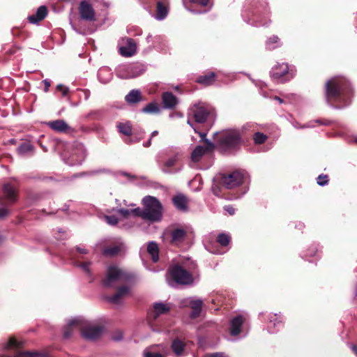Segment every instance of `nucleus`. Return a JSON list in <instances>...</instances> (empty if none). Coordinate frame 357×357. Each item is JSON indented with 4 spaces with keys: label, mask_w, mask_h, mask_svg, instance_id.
I'll use <instances>...</instances> for the list:
<instances>
[{
    "label": "nucleus",
    "mask_w": 357,
    "mask_h": 357,
    "mask_svg": "<svg viewBox=\"0 0 357 357\" xmlns=\"http://www.w3.org/2000/svg\"><path fill=\"white\" fill-rule=\"evenodd\" d=\"M324 95L328 104L335 108H341L351 103L354 91L347 78L333 77L325 83Z\"/></svg>",
    "instance_id": "obj_1"
},
{
    "label": "nucleus",
    "mask_w": 357,
    "mask_h": 357,
    "mask_svg": "<svg viewBox=\"0 0 357 357\" xmlns=\"http://www.w3.org/2000/svg\"><path fill=\"white\" fill-rule=\"evenodd\" d=\"M196 264L189 259L172 263L167 269L169 278L181 285H189L193 283L192 271Z\"/></svg>",
    "instance_id": "obj_2"
},
{
    "label": "nucleus",
    "mask_w": 357,
    "mask_h": 357,
    "mask_svg": "<svg viewBox=\"0 0 357 357\" xmlns=\"http://www.w3.org/2000/svg\"><path fill=\"white\" fill-rule=\"evenodd\" d=\"M215 135L218 145L225 151H236L243 143L242 133L237 129L225 130Z\"/></svg>",
    "instance_id": "obj_3"
},
{
    "label": "nucleus",
    "mask_w": 357,
    "mask_h": 357,
    "mask_svg": "<svg viewBox=\"0 0 357 357\" xmlns=\"http://www.w3.org/2000/svg\"><path fill=\"white\" fill-rule=\"evenodd\" d=\"M136 276L134 273L121 269L116 266H110L107 268V276L102 280V284L105 287H111L116 281L134 282Z\"/></svg>",
    "instance_id": "obj_4"
},
{
    "label": "nucleus",
    "mask_w": 357,
    "mask_h": 357,
    "mask_svg": "<svg viewBox=\"0 0 357 357\" xmlns=\"http://www.w3.org/2000/svg\"><path fill=\"white\" fill-rule=\"evenodd\" d=\"M244 181V175L239 171L230 173H220L215 178L214 182L217 188L234 189L241 185Z\"/></svg>",
    "instance_id": "obj_5"
},
{
    "label": "nucleus",
    "mask_w": 357,
    "mask_h": 357,
    "mask_svg": "<svg viewBox=\"0 0 357 357\" xmlns=\"http://www.w3.org/2000/svg\"><path fill=\"white\" fill-rule=\"evenodd\" d=\"M145 220L152 222L159 221L162 218V206L158 199L146 197L144 199Z\"/></svg>",
    "instance_id": "obj_6"
},
{
    "label": "nucleus",
    "mask_w": 357,
    "mask_h": 357,
    "mask_svg": "<svg viewBox=\"0 0 357 357\" xmlns=\"http://www.w3.org/2000/svg\"><path fill=\"white\" fill-rule=\"evenodd\" d=\"M189 116H192V118L196 123H205L210 114V109L203 102H199L192 105L188 109Z\"/></svg>",
    "instance_id": "obj_7"
},
{
    "label": "nucleus",
    "mask_w": 357,
    "mask_h": 357,
    "mask_svg": "<svg viewBox=\"0 0 357 357\" xmlns=\"http://www.w3.org/2000/svg\"><path fill=\"white\" fill-rule=\"evenodd\" d=\"M205 146H197L191 153V159L193 162H199L202 157L208 153H211L215 149V145L208 139H204Z\"/></svg>",
    "instance_id": "obj_8"
},
{
    "label": "nucleus",
    "mask_w": 357,
    "mask_h": 357,
    "mask_svg": "<svg viewBox=\"0 0 357 357\" xmlns=\"http://www.w3.org/2000/svg\"><path fill=\"white\" fill-rule=\"evenodd\" d=\"M79 14L82 20L86 21H95V10L91 3L86 1L79 3Z\"/></svg>",
    "instance_id": "obj_9"
},
{
    "label": "nucleus",
    "mask_w": 357,
    "mask_h": 357,
    "mask_svg": "<svg viewBox=\"0 0 357 357\" xmlns=\"http://www.w3.org/2000/svg\"><path fill=\"white\" fill-rule=\"evenodd\" d=\"M289 73V66L287 63H282L275 65L271 71V76L275 80H281L284 82L289 79H284Z\"/></svg>",
    "instance_id": "obj_10"
},
{
    "label": "nucleus",
    "mask_w": 357,
    "mask_h": 357,
    "mask_svg": "<svg viewBox=\"0 0 357 357\" xmlns=\"http://www.w3.org/2000/svg\"><path fill=\"white\" fill-rule=\"evenodd\" d=\"M162 105L164 109L174 110L178 104V98L169 91L163 92L161 95Z\"/></svg>",
    "instance_id": "obj_11"
},
{
    "label": "nucleus",
    "mask_w": 357,
    "mask_h": 357,
    "mask_svg": "<svg viewBox=\"0 0 357 357\" xmlns=\"http://www.w3.org/2000/svg\"><path fill=\"white\" fill-rule=\"evenodd\" d=\"M3 198L8 202V204H13L18 200V190L10 184L5 183L2 188Z\"/></svg>",
    "instance_id": "obj_12"
},
{
    "label": "nucleus",
    "mask_w": 357,
    "mask_h": 357,
    "mask_svg": "<svg viewBox=\"0 0 357 357\" xmlns=\"http://www.w3.org/2000/svg\"><path fill=\"white\" fill-rule=\"evenodd\" d=\"M167 234H169L170 236V244L179 245L184 241L187 236V231L181 228H174L169 229Z\"/></svg>",
    "instance_id": "obj_13"
},
{
    "label": "nucleus",
    "mask_w": 357,
    "mask_h": 357,
    "mask_svg": "<svg viewBox=\"0 0 357 357\" xmlns=\"http://www.w3.org/2000/svg\"><path fill=\"white\" fill-rule=\"evenodd\" d=\"M82 335L88 340H95L99 337L102 332V326H84L83 322L80 327Z\"/></svg>",
    "instance_id": "obj_14"
},
{
    "label": "nucleus",
    "mask_w": 357,
    "mask_h": 357,
    "mask_svg": "<svg viewBox=\"0 0 357 357\" xmlns=\"http://www.w3.org/2000/svg\"><path fill=\"white\" fill-rule=\"evenodd\" d=\"M47 125L52 130L58 132L67 133L70 130V127L68 126V124L62 119L49 121L47 123Z\"/></svg>",
    "instance_id": "obj_15"
},
{
    "label": "nucleus",
    "mask_w": 357,
    "mask_h": 357,
    "mask_svg": "<svg viewBox=\"0 0 357 357\" xmlns=\"http://www.w3.org/2000/svg\"><path fill=\"white\" fill-rule=\"evenodd\" d=\"M127 43L126 46L119 47V53L123 56H132L134 55L137 50V45L132 38H127Z\"/></svg>",
    "instance_id": "obj_16"
},
{
    "label": "nucleus",
    "mask_w": 357,
    "mask_h": 357,
    "mask_svg": "<svg viewBox=\"0 0 357 357\" xmlns=\"http://www.w3.org/2000/svg\"><path fill=\"white\" fill-rule=\"evenodd\" d=\"M244 321L245 319L242 315H238L231 320L230 333L232 336H236L241 333Z\"/></svg>",
    "instance_id": "obj_17"
},
{
    "label": "nucleus",
    "mask_w": 357,
    "mask_h": 357,
    "mask_svg": "<svg viewBox=\"0 0 357 357\" xmlns=\"http://www.w3.org/2000/svg\"><path fill=\"white\" fill-rule=\"evenodd\" d=\"M217 75L213 72H207L204 75H199L196 79V82L204 86H210L214 84Z\"/></svg>",
    "instance_id": "obj_18"
},
{
    "label": "nucleus",
    "mask_w": 357,
    "mask_h": 357,
    "mask_svg": "<svg viewBox=\"0 0 357 357\" xmlns=\"http://www.w3.org/2000/svg\"><path fill=\"white\" fill-rule=\"evenodd\" d=\"M48 13V9L45 6H41L38 9L35 14L29 16L28 20L31 23L36 24L38 22L43 20Z\"/></svg>",
    "instance_id": "obj_19"
},
{
    "label": "nucleus",
    "mask_w": 357,
    "mask_h": 357,
    "mask_svg": "<svg viewBox=\"0 0 357 357\" xmlns=\"http://www.w3.org/2000/svg\"><path fill=\"white\" fill-rule=\"evenodd\" d=\"M168 0H158L156 5V18L158 20L165 19L168 14Z\"/></svg>",
    "instance_id": "obj_20"
},
{
    "label": "nucleus",
    "mask_w": 357,
    "mask_h": 357,
    "mask_svg": "<svg viewBox=\"0 0 357 357\" xmlns=\"http://www.w3.org/2000/svg\"><path fill=\"white\" fill-rule=\"evenodd\" d=\"M82 320L81 319H75L69 321L67 326L63 328V337L68 339L71 337L73 329L76 327H81Z\"/></svg>",
    "instance_id": "obj_21"
},
{
    "label": "nucleus",
    "mask_w": 357,
    "mask_h": 357,
    "mask_svg": "<svg viewBox=\"0 0 357 357\" xmlns=\"http://www.w3.org/2000/svg\"><path fill=\"white\" fill-rule=\"evenodd\" d=\"M174 205L181 211H188V199L183 195H178L172 198Z\"/></svg>",
    "instance_id": "obj_22"
},
{
    "label": "nucleus",
    "mask_w": 357,
    "mask_h": 357,
    "mask_svg": "<svg viewBox=\"0 0 357 357\" xmlns=\"http://www.w3.org/2000/svg\"><path fill=\"white\" fill-rule=\"evenodd\" d=\"M125 100L128 104H136L141 102L143 98L139 90L132 89L126 96Z\"/></svg>",
    "instance_id": "obj_23"
},
{
    "label": "nucleus",
    "mask_w": 357,
    "mask_h": 357,
    "mask_svg": "<svg viewBox=\"0 0 357 357\" xmlns=\"http://www.w3.org/2000/svg\"><path fill=\"white\" fill-rule=\"evenodd\" d=\"M123 248V245L121 243L106 247L102 250V255L109 257H116L122 251Z\"/></svg>",
    "instance_id": "obj_24"
},
{
    "label": "nucleus",
    "mask_w": 357,
    "mask_h": 357,
    "mask_svg": "<svg viewBox=\"0 0 357 357\" xmlns=\"http://www.w3.org/2000/svg\"><path fill=\"white\" fill-rule=\"evenodd\" d=\"M192 312L190 314V318L196 319L199 317L202 309L203 302L201 300L192 301L190 303Z\"/></svg>",
    "instance_id": "obj_25"
},
{
    "label": "nucleus",
    "mask_w": 357,
    "mask_h": 357,
    "mask_svg": "<svg viewBox=\"0 0 357 357\" xmlns=\"http://www.w3.org/2000/svg\"><path fill=\"white\" fill-rule=\"evenodd\" d=\"M129 289L126 286H121L117 289L116 294L112 296L109 301L114 304L119 303L120 299L128 293Z\"/></svg>",
    "instance_id": "obj_26"
},
{
    "label": "nucleus",
    "mask_w": 357,
    "mask_h": 357,
    "mask_svg": "<svg viewBox=\"0 0 357 357\" xmlns=\"http://www.w3.org/2000/svg\"><path fill=\"white\" fill-rule=\"evenodd\" d=\"M185 347V343L178 338L174 339L172 342L171 348L176 356H181L182 355Z\"/></svg>",
    "instance_id": "obj_27"
},
{
    "label": "nucleus",
    "mask_w": 357,
    "mask_h": 357,
    "mask_svg": "<svg viewBox=\"0 0 357 357\" xmlns=\"http://www.w3.org/2000/svg\"><path fill=\"white\" fill-rule=\"evenodd\" d=\"M147 251L151 256L153 262H157L159 259V248L158 244L155 242H150L147 246Z\"/></svg>",
    "instance_id": "obj_28"
},
{
    "label": "nucleus",
    "mask_w": 357,
    "mask_h": 357,
    "mask_svg": "<svg viewBox=\"0 0 357 357\" xmlns=\"http://www.w3.org/2000/svg\"><path fill=\"white\" fill-rule=\"evenodd\" d=\"M169 311V307H168L165 304L162 303H157L153 305V319H156L160 314H166Z\"/></svg>",
    "instance_id": "obj_29"
},
{
    "label": "nucleus",
    "mask_w": 357,
    "mask_h": 357,
    "mask_svg": "<svg viewBox=\"0 0 357 357\" xmlns=\"http://www.w3.org/2000/svg\"><path fill=\"white\" fill-rule=\"evenodd\" d=\"M142 112L147 114H158L160 112V109L158 105V103L153 102L149 103L146 107H144Z\"/></svg>",
    "instance_id": "obj_30"
},
{
    "label": "nucleus",
    "mask_w": 357,
    "mask_h": 357,
    "mask_svg": "<svg viewBox=\"0 0 357 357\" xmlns=\"http://www.w3.org/2000/svg\"><path fill=\"white\" fill-rule=\"evenodd\" d=\"M33 146L27 142L22 143L17 149L18 154L24 155L33 151Z\"/></svg>",
    "instance_id": "obj_31"
},
{
    "label": "nucleus",
    "mask_w": 357,
    "mask_h": 357,
    "mask_svg": "<svg viewBox=\"0 0 357 357\" xmlns=\"http://www.w3.org/2000/svg\"><path fill=\"white\" fill-rule=\"evenodd\" d=\"M119 131L126 136H131L132 134V126L130 123H119L117 126Z\"/></svg>",
    "instance_id": "obj_32"
},
{
    "label": "nucleus",
    "mask_w": 357,
    "mask_h": 357,
    "mask_svg": "<svg viewBox=\"0 0 357 357\" xmlns=\"http://www.w3.org/2000/svg\"><path fill=\"white\" fill-rule=\"evenodd\" d=\"M231 241V236L225 233H220L217 236V242L222 246H227Z\"/></svg>",
    "instance_id": "obj_33"
},
{
    "label": "nucleus",
    "mask_w": 357,
    "mask_h": 357,
    "mask_svg": "<svg viewBox=\"0 0 357 357\" xmlns=\"http://www.w3.org/2000/svg\"><path fill=\"white\" fill-rule=\"evenodd\" d=\"M268 136L262 132H257L253 135V140L255 144H262L266 142Z\"/></svg>",
    "instance_id": "obj_34"
},
{
    "label": "nucleus",
    "mask_w": 357,
    "mask_h": 357,
    "mask_svg": "<svg viewBox=\"0 0 357 357\" xmlns=\"http://www.w3.org/2000/svg\"><path fill=\"white\" fill-rule=\"evenodd\" d=\"M43 355V354L38 352V351H21L19 353L18 356L19 357H42Z\"/></svg>",
    "instance_id": "obj_35"
},
{
    "label": "nucleus",
    "mask_w": 357,
    "mask_h": 357,
    "mask_svg": "<svg viewBox=\"0 0 357 357\" xmlns=\"http://www.w3.org/2000/svg\"><path fill=\"white\" fill-rule=\"evenodd\" d=\"M269 321L271 323H273V327L279 326L281 328L284 327V323L282 320H279L277 314H273L270 316Z\"/></svg>",
    "instance_id": "obj_36"
},
{
    "label": "nucleus",
    "mask_w": 357,
    "mask_h": 357,
    "mask_svg": "<svg viewBox=\"0 0 357 357\" xmlns=\"http://www.w3.org/2000/svg\"><path fill=\"white\" fill-rule=\"evenodd\" d=\"M329 179L327 174H320L317 178V183L319 185L324 186L328 183Z\"/></svg>",
    "instance_id": "obj_37"
},
{
    "label": "nucleus",
    "mask_w": 357,
    "mask_h": 357,
    "mask_svg": "<svg viewBox=\"0 0 357 357\" xmlns=\"http://www.w3.org/2000/svg\"><path fill=\"white\" fill-rule=\"evenodd\" d=\"M8 344V347H10L20 348L22 347V343L18 342L13 337L9 338Z\"/></svg>",
    "instance_id": "obj_38"
},
{
    "label": "nucleus",
    "mask_w": 357,
    "mask_h": 357,
    "mask_svg": "<svg viewBox=\"0 0 357 357\" xmlns=\"http://www.w3.org/2000/svg\"><path fill=\"white\" fill-rule=\"evenodd\" d=\"M131 214H133L136 217H140L145 220L144 209L142 210L140 208H136L131 209Z\"/></svg>",
    "instance_id": "obj_39"
},
{
    "label": "nucleus",
    "mask_w": 357,
    "mask_h": 357,
    "mask_svg": "<svg viewBox=\"0 0 357 357\" xmlns=\"http://www.w3.org/2000/svg\"><path fill=\"white\" fill-rule=\"evenodd\" d=\"M106 222L110 225H116L119 222V219L115 215H106Z\"/></svg>",
    "instance_id": "obj_40"
},
{
    "label": "nucleus",
    "mask_w": 357,
    "mask_h": 357,
    "mask_svg": "<svg viewBox=\"0 0 357 357\" xmlns=\"http://www.w3.org/2000/svg\"><path fill=\"white\" fill-rule=\"evenodd\" d=\"M56 90L61 92L63 96H66L69 93L68 87L61 84H59L56 86Z\"/></svg>",
    "instance_id": "obj_41"
},
{
    "label": "nucleus",
    "mask_w": 357,
    "mask_h": 357,
    "mask_svg": "<svg viewBox=\"0 0 357 357\" xmlns=\"http://www.w3.org/2000/svg\"><path fill=\"white\" fill-rule=\"evenodd\" d=\"M190 2L202 7H206L210 4V0H189Z\"/></svg>",
    "instance_id": "obj_42"
},
{
    "label": "nucleus",
    "mask_w": 357,
    "mask_h": 357,
    "mask_svg": "<svg viewBox=\"0 0 357 357\" xmlns=\"http://www.w3.org/2000/svg\"><path fill=\"white\" fill-rule=\"evenodd\" d=\"M10 215V211L6 208H0V220L5 219Z\"/></svg>",
    "instance_id": "obj_43"
},
{
    "label": "nucleus",
    "mask_w": 357,
    "mask_h": 357,
    "mask_svg": "<svg viewBox=\"0 0 357 357\" xmlns=\"http://www.w3.org/2000/svg\"><path fill=\"white\" fill-rule=\"evenodd\" d=\"M280 40V38L277 36H272L266 41V45H270L271 44L278 43Z\"/></svg>",
    "instance_id": "obj_44"
},
{
    "label": "nucleus",
    "mask_w": 357,
    "mask_h": 357,
    "mask_svg": "<svg viewBox=\"0 0 357 357\" xmlns=\"http://www.w3.org/2000/svg\"><path fill=\"white\" fill-rule=\"evenodd\" d=\"M118 213L124 218H128L131 215V210L121 208L118 211Z\"/></svg>",
    "instance_id": "obj_45"
},
{
    "label": "nucleus",
    "mask_w": 357,
    "mask_h": 357,
    "mask_svg": "<svg viewBox=\"0 0 357 357\" xmlns=\"http://www.w3.org/2000/svg\"><path fill=\"white\" fill-rule=\"evenodd\" d=\"M144 357H165V356L160 353L147 351V352L144 353Z\"/></svg>",
    "instance_id": "obj_46"
},
{
    "label": "nucleus",
    "mask_w": 357,
    "mask_h": 357,
    "mask_svg": "<svg viewBox=\"0 0 357 357\" xmlns=\"http://www.w3.org/2000/svg\"><path fill=\"white\" fill-rule=\"evenodd\" d=\"M176 163V159L174 158H169L165 162V165L167 167H173Z\"/></svg>",
    "instance_id": "obj_47"
},
{
    "label": "nucleus",
    "mask_w": 357,
    "mask_h": 357,
    "mask_svg": "<svg viewBox=\"0 0 357 357\" xmlns=\"http://www.w3.org/2000/svg\"><path fill=\"white\" fill-rule=\"evenodd\" d=\"M224 209L228 212V213L231 215H234L235 213V208L230 205L225 206L224 207Z\"/></svg>",
    "instance_id": "obj_48"
},
{
    "label": "nucleus",
    "mask_w": 357,
    "mask_h": 357,
    "mask_svg": "<svg viewBox=\"0 0 357 357\" xmlns=\"http://www.w3.org/2000/svg\"><path fill=\"white\" fill-rule=\"evenodd\" d=\"M90 264H91L90 261H86V262H81L79 266L82 268H83L84 271L88 272L89 271V267L90 266Z\"/></svg>",
    "instance_id": "obj_49"
},
{
    "label": "nucleus",
    "mask_w": 357,
    "mask_h": 357,
    "mask_svg": "<svg viewBox=\"0 0 357 357\" xmlns=\"http://www.w3.org/2000/svg\"><path fill=\"white\" fill-rule=\"evenodd\" d=\"M205 357H227L223 353L216 352L206 355Z\"/></svg>",
    "instance_id": "obj_50"
},
{
    "label": "nucleus",
    "mask_w": 357,
    "mask_h": 357,
    "mask_svg": "<svg viewBox=\"0 0 357 357\" xmlns=\"http://www.w3.org/2000/svg\"><path fill=\"white\" fill-rule=\"evenodd\" d=\"M43 82L45 84V89H44V91L45 92H47L49 91V88L50 86V82H49L47 79H45L43 81Z\"/></svg>",
    "instance_id": "obj_51"
},
{
    "label": "nucleus",
    "mask_w": 357,
    "mask_h": 357,
    "mask_svg": "<svg viewBox=\"0 0 357 357\" xmlns=\"http://www.w3.org/2000/svg\"><path fill=\"white\" fill-rule=\"evenodd\" d=\"M316 122L319 123L320 125H325V126H328L331 123V121L328 120H317Z\"/></svg>",
    "instance_id": "obj_52"
},
{
    "label": "nucleus",
    "mask_w": 357,
    "mask_h": 357,
    "mask_svg": "<svg viewBox=\"0 0 357 357\" xmlns=\"http://www.w3.org/2000/svg\"><path fill=\"white\" fill-rule=\"evenodd\" d=\"M194 130H195V131L196 132H197V133H198V132L196 130V129H195V128H194ZM199 137H201V141H202V142H204V139H206V133H205V132H199Z\"/></svg>",
    "instance_id": "obj_53"
},
{
    "label": "nucleus",
    "mask_w": 357,
    "mask_h": 357,
    "mask_svg": "<svg viewBox=\"0 0 357 357\" xmlns=\"http://www.w3.org/2000/svg\"><path fill=\"white\" fill-rule=\"evenodd\" d=\"M123 338V334L121 332H119L117 335L113 336V340L119 341Z\"/></svg>",
    "instance_id": "obj_54"
},
{
    "label": "nucleus",
    "mask_w": 357,
    "mask_h": 357,
    "mask_svg": "<svg viewBox=\"0 0 357 357\" xmlns=\"http://www.w3.org/2000/svg\"><path fill=\"white\" fill-rule=\"evenodd\" d=\"M76 250L79 254H88V250L86 249L77 247Z\"/></svg>",
    "instance_id": "obj_55"
},
{
    "label": "nucleus",
    "mask_w": 357,
    "mask_h": 357,
    "mask_svg": "<svg viewBox=\"0 0 357 357\" xmlns=\"http://www.w3.org/2000/svg\"><path fill=\"white\" fill-rule=\"evenodd\" d=\"M191 118H192V116H189V114H188V121H187V123L188 124H189L191 127H192V124L191 123Z\"/></svg>",
    "instance_id": "obj_56"
},
{
    "label": "nucleus",
    "mask_w": 357,
    "mask_h": 357,
    "mask_svg": "<svg viewBox=\"0 0 357 357\" xmlns=\"http://www.w3.org/2000/svg\"><path fill=\"white\" fill-rule=\"evenodd\" d=\"M274 99H275V100H278V101H279V102H280V103H282V102H283V100H282V99H281V98H280V97H278V96H275V97H274Z\"/></svg>",
    "instance_id": "obj_57"
},
{
    "label": "nucleus",
    "mask_w": 357,
    "mask_h": 357,
    "mask_svg": "<svg viewBox=\"0 0 357 357\" xmlns=\"http://www.w3.org/2000/svg\"><path fill=\"white\" fill-rule=\"evenodd\" d=\"M151 144V138L149 139V140L144 144L145 147H149Z\"/></svg>",
    "instance_id": "obj_58"
},
{
    "label": "nucleus",
    "mask_w": 357,
    "mask_h": 357,
    "mask_svg": "<svg viewBox=\"0 0 357 357\" xmlns=\"http://www.w3.org/2000/svg\"><path fill=\"white\" fill-rule=\"evenodd\" d=\"M158 134V132L157 130H155L153 131L152 133H151V137L152 138L154 136H156Z\"/></svg>",
    "instance_id": "obj_59"
},
{
    "label": "nucleus",
    "mask_w": 357,
    "mask_h": 357,
    "mask_svg": "<svg viewBox=\"0 0 357 357\" xmlns=\"http://www.w3.org/2000/svg\"><path fill=\"white\" fill-rule=\"evenodd\" d=\"M353 350L355 352V354L357 355V347L356 346H353Z\"/></svg>",
    "instance_id": "obj_60"
},
{
    "label": "nucleus",
    "mask_w": 357,
    "mask_h": 357,
    "mask_svg": "<svg viewBox=\"0 0 357 357\" xmlns=\"http://www.w3.org/2000/svg\"><path fill=\"white\" fill-rule=\"evenodd\" d=\"M275 47H269V49H270V50H271V49H275Z\"/></svg>",
    "instance_id": "obj_61"
},
{
    "label": "nucleus",
    "mask_w": 357,
    "mask_h": 357,
    "mask_svg": "<svg viewBox=\"0 0 357 357\" xmlns=\"http://www.w3.org/2000/svg\"><path fill=\"white\" fill-rule=\"evenodd\" d=\"M14 52H15L14 51H10V54H13Z\"/></svg>",
    "instance_id": "obj_62"
},
{
    "label": "nucleus",
    "mask_w": 357,
    "mask_h": 357,
    "mask_svg": "<svg viewBox=\"0 0 357 357\" xmlns=\"http://www.w3.org/2000/svg\"><path fill=\"white\" fill-rule=\"evenodd\" d=\"M3 197H0V202L2 201Z\"/></svg>",
    "instance_id": "obj_63"
},
{
    "label": "nucleus",
    "mask_w": 357,
    "mask_h": 357,
    "mask_svg": "<svg viewBox=\"0 0 357 357\" xmlns=\"http://www.w3.org/2000/svg\"><path fill=\"white\" fill-rule=\"evenodd\" d=\"M290 78H292V76H290V77H288L287 79H290Z\"/></svg>",
    "instance_id": "obj_64"
}]
</instances>
